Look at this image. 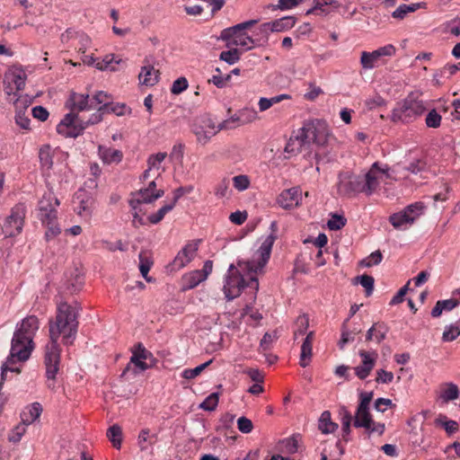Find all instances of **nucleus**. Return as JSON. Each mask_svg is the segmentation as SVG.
Instances as JSON below:
<instances>
[{"mask_svg":"<svg viewBox=\"0 0 460 460\" xmlns=\"http://www.w3.org/2000/svg\"><path fill=\"white\" fill-rule=\"evenodd\" d=\"M49 342L45 348L44 364L46 367L47 385L54 389L56 375L59 370L60 347L58 339L62 335L63 343L70 345L75 338L78 321L75 308L66 302L58 304L54 320L49 321Z\"/></svg>","mask_w":460,"mask_h":460,"instance_id":"f257e3e1","label":"nucleus"},{"mask_svg":"<svg viewBox=\"0 0 460 460\" xmlns=\"http://www.w3.org/2000/svg\"><path fill=\"white\" fill-rule=\"evenodd\" d=\"M388 167H379L377 162L374 163L369 171L364 175H355L349 172L341 173L338 182V192L341 196H355L364 193L370 196L379 185V174H387Z\"/></svg>","mask_w":460,"mask_h":460,"instance_id":"f03ea898","label":"nucleus"},{"mask_svg":"<svg viewBox=\"0 0 460 460\" xmlns=\"http://www.w3.org/2000/svg\"><path fill=\"white\" fill-rule=\"evenodd\" d=\"M33 348L34 344L32 341H28L26 339L13 335L10 355L7 358L6 362L2 366L1 385L6 378L7 371L20 373V368L13 367L12 365L16 362L26 361L30 358Z\"/></svg>","mask_w":460,"mask_h":460,"instance_id":"7ed1b4c3","label":"nucleus"},{"mask_svg":"<svg viewBox=\"0 0 460 460\" xmlns=\"http://www.w3.org/2000/svg\"><path fill=\"white\" fill-rule=\"evenodd\" d=\"M257 22V20H249L226 28L221 31L220 39L226 41L227 47L238 46L244 50H250L258 44L245 31Z\"/></svg>","mask_w":460,"mask_h":460,"instance_id":"20e7f679","label":"nucleus"},{"mask_svg":"<svg viewBox=\"0 0 460 460\" xmlns=\"http://www.w3.org/2000/svg\"><path fill=\"white\" fill-rule=\"evenodd\" d=\"M103 114L102 111H97L88 120L83 121L76 113H67L57 126V131L65 137H76L87 126L101 122Z\"/></svg>","mask_w":460,"mask_h":460,"instance_id":"39448f33","label":"nucleus"},{"mask_svg":"<svg viewBox=\"0 0 460 460\" xmlns=\"http://www.w3.org/2000/svg\"><path fill=\"white\" fill-rule=\"evenodd\" d=\"M231 120H224L216 126L213 119L209 117H200L196 119L191 125V132L196 136L197 142L201 145H206L212 137L223 129L233 128Z\"/></svg>","mask_w":460,"mask_h":460,"instance_id":"423d86ee","label":"nucleus"},{"mask_svg":"<svg viewBox=\"0 0 460 460\" xmlns=\"http://www.w3.org/2000/svg\"><path fill=\"white\" fill-rule=\"evenodd\" d=\"M245 287H251L253 289L258 290V279L252 276L249 279L248 282H245L238 270L233 264H231L228 269V274L226 276L225 285L223 287V291L226 297L228 300H233L234 298L240 296L242 290Z\"/></svg>","mask_w":460,"mask_h":460,"instance_id":"0eeeda50","label":"nucleus"},{"mask_svg":"<svg viewBox=\"0 0 460 460\" xmlns=\"http://www.w3.org/2000/svg\"><path fill=\"white\" fill-rule=\"evenodd\" d=\"M300 130L309 146L314 145L317 147H323L328 144L331 137L330 128L326 121L322 119L305 121Z\"/></svg>","mask_w":460,"mask_h":460,"instance_id":"6e6552de","label":"nucleus"},{"mask_svg":"<svg viewBox=\"0 0 460 460\" xmlns=\"http://www.w3.org/2000/svg\"><path fill=\"white\" fill-rule=\"evenodd\" d=\"M425 111L426 107L422 101L409 96L393 110L391 119L394 122L410 123L422 115Z\"/></svg>","mask_w":460,"mask_h":460,"instance_id":"1a4fd4ad","label":"nucleus"},{"mask_svg":"<svg viewBox=\"0 0 460 460\" xmlns=\"http://www.w3.org/2000/svg\"><path fill=\"white\" fill-rule=\"evenodd\" d=\"M270 227L272 229V233L269 234L262 242L261 247L256 252V258L245 263L246 269L249 271L257 272L258 270H262V268L267 264L270 257L273 243L277 239V223L272 222Z\"/></svg>","mask_w":460,"mask_h":460,"instance_id":"9d476101","label":"nucleus"},{"mask_svg":"<svg viewBox=\"0 0 460 460\" xmlns=\"http://www.w3.org/2000/svg\"><path fill=\"white\" fill-rule=\"evenodd\" d=\"M25 215L26 208L23 204H17L12 208L10 215L2 226V233L4 237L15 236L22 232Z\"/></svg>","mask_w":460,"mask_h":460,"instance_id":"9b49d317","label":"nucleus"},{"mask_svg":"<svg viewBox=\"0 0 460 460\" xmlns=\"http://www.w3.org/2000/svg\"><path fill=\"white\" fill-rule=\"evenodd\" d=\"M373 395V392H361L359 394V403L354 418V426L356 428H369V423L372 420L369 406Z\"/></svg>","mask_w":460,"mask_h":460,"instance_id":"f8f14e48","label":"nucleus"},{"mask_svg":"<svg viewBox=\"0 0 460 460\" xmlns=\"http://www.w3.org/2000/svg\"><path fill=\"white\" fill-rule=\"evenodd\" d=\"M75 210L79 217L89 220L93 215L95 199L93 196L85 190H79L75 194Z\"/></svg>","mask_w":460,"mask_h":460,"instance_id":"ddd939ff","label":"nucleus"},{"mask_svg":"<svg viewBox=\"0 0 460 460\" xmlns=\"http://www.w3.org/2000/svg\"><path fill=\"white\" fill-rule=\"evenodd\" d=\"M395 54V48L389 44L381 47L372 52L363 51L360 57V64L364 69L376 67L378 62L385 57H392Z\"/></svg>","mask_w":460,"mask_h":460,"instance_id":"4468645a","label":"nucleus"},{"mask_svg":"<svg viewBox=\"0 0 460 460\" xmlns=\"http://www.w3.org/2000/svg\"><path fill=\"white\" fill-rule=\"evenodd\" d=\"M59 206V200L52 192L45 193L39 201V217L40 221L58 218L57 208Z\"/></svg>","mask_w":460,"mask_h":460,"instance_id":"2eb2a0df","label":"nucleus"},{"mask_svg":"<svg viewBox=\"0 0 460 460\" xmlns=\"http://www.w3.org/2000/svg\"><path fill=\"white\" fill-rule=\"evenodd\" d=\"M199 249V241L188 243L175 256L170 265L171 270H179L190 262L197 254Z\"/></svg>","mask_w":460,"mask_h":460,"instance_id":"dca6fc26","label":"nucleus"},{"mask_svg":"<svg viewBox=\"0 0 460 460\" xmlns=\"http://www.w3.org/2000/svg\"><path fill=\"white\" fill-rule=\"evenodd\" d=\"M358 354L362 358V363L361 365L356 367L354 368V371L355 375L360 380H364L370 375L371 371L374 369L377 358V353L376 351H367L362 349L358 352Z\"/></svg>","mask_w":460,"mask_h":460,"instance_id":"f3484780","label":"nucleus"},{"mask_svg":"<svg viewBox=\"0 0 460 460\" xmlns=\"http://www.w3.org/2000/svg\"><path fill=\"white\" fill-rule=\"evenodd\" d=\"M213 269L212 261H206L202 270H193L183 277L185 288L191 289L204 281L211 273Z\"/></svg>","mask_w":460,"mask_h":460,"instance_id":"a211bd4d","label":"nucleus"},{"mask_svg":"<svg viewBox=\"0 0 460 460\" xmlns=\"http://www.w3.org/2000/svg\"><path fill=\"white\" fill-rule=\"evenodd\" d=\"M164 191L158 190L156 192H150L149 190L140 189L139 190L131 194L129 199V206L132 210H137L141 204L152 203L155 199L163 197Z\"/></svg>","mask_w":460,"mask_h":460,"instance_id":"6ab92c4d","label":"nucleus"},{"mask_svg":"<svg viewBox=\"0 0 460 460\" xmlns=\"http://www.w3.org/2000/svg\"><path fill=\"white\" fill-rule=\"evenodd\" d=\"M39 328L40 323L37 316L29 315L22 321L13 335L33 341V338Z\"/></svg>","mask_w":460,"mask_h":460,"instance_id":"aec40b11","label":"nucleus"},{"mask_svg":"<svg viewBox=\"0 0 460 460\" xmlns=\"http://www.w3.org/2000/svg\"><path fill=\"white\" fill-rule=\"evenodd\" d=\"M26 81V75L23 71H12L6 73L4 75L5 92L8 95L15 94L14 91L18 92L24 88Z\"/></svg>","mask_w":460,"mask_h":460,"instance_id":"412c9836","label":"nucleus"},{"mask_svg":"<svg viewBox=\"0 0 460 460\" xmlns=\"http://www.w3.org/2000/svg\"><path fill=\"white\" fill-rule=\"evenodd\" d=\"M302 192L299 188H290L283 190L278 197L279 205L285 209H291L300 204Z\"/></svg>","mask_w":460,"mask_h":460,"instance_id":"4be33fe9","label":"nucleus"},{"mask_svg":"<svg viewBox=\"0 0 460 460\" xmlns=\"http://www.w3.org/2000/svg\"><path fill=\"white\" fill-rule=\"evenodd\" d=\"M295 18L292 16H286L281 19L265 22L260 26L261 32L267 33L269 31H283L292 28L295 25Z\"/></svg>","mask_w":460,"mask_h":460,"instance_id":"5701e85b","label":"nucleus"},{"mask_svg":"<svg viewBox=\"0 0 460 460\" xmlns=\"http://www.w3.org/2000/svg\"><path fill=\"white\" fill-rule=\"evenodd\" d=\"M68 102H70L71 112L90 111L91 98L89 94L72 93Z\"/></svg>","mask_w":460,"mask_h":460,"instance_id":"b1692460","label":"nucleus"},{"mask_svg":"<svg viewBox=\"0 0 460 460\" xmlns=\"http://www.w3.org/2000/svg\"><path fill=\"white\" fill-rule=\"evenodd\" d=\"M314 339V332H309L305 338L304 339V341L301 346V353H300V360L299 364L302 367H307L312 358V350H313V341Z\"/></svg>","mask_w":460,"mask_h":460,"instance_id":"393cba45","label":"nucleus"},{"mask_svg":"<svg viewBox=\"0 0 460 460\" xmlns=\"http://www.w3.org/2000/svg\"><path fill=\"white\" fill-rule=\"evenodd\" d=\"M301 435L294 434L293 436L279 442V451L284 454H295L298 452L301 447Z\"/></svg>","mask_w":460,"mask_h":460,"instance_id":"a878e982","label":"nucleus"},{"mask_svg":"<svg viewBox=\"0 0 460 460\" xmlns=\"http://www.w3.org/2000/svg\"><path fill=\"white\" fill-rule=\"evenodd\" d=\"M42 406L39 402H33L26 406L21 412V421L26 425L33 423L42 413Z\"/></svg>","mask_w":460,"mask_h":460,"instance_id":"bb28decb","label":"nucleus"},{"mask_svg":"<svg viewBox=\"0 0 460 460\" xmlns=\"http://www.w3.org/2000/svg\"><path fill=\"white\" fill-rule=\"evenodd\" d=\"M111 100V95L103 91H99L91 98L90 108L105 113V110L109 108V103Z\"/></svg>","mask_w":460,"mask_h":460,"instance_id":"cd10ccee","label":"nucleus"},{"mask_svg":"<svg viewBox=\"0 0 460 460\" xmlns=\"http://www.w3.org/2000/svg\"><path fill=\"white\" fill-rule=\"evenodd\" d=\"M309 146L306 140L304 139L301 130L295 137H291L286 145L285 152L292 155L300 153L304 147Z\"/></svg>","mask_w":460,"mask_h":460,"instance_id":"c85d7f7f","label":"nucleus"},{"mask_svg":"<svg viewBox=\"0 0 460 460\" xmlns=\"http://www.w3.org/2000/svg\"><path fill=\"white\" fill-rule=\"evenodd\" d=\"M148 367L147 363H146L144 359L136 355H132L128 364L123 370L121 376H125L128 373H132L133 376H137L138 373L146 370Z\"/></svg>","mask_w":460,"mask_h":460,"instance_id":"c756f323","label":"nucleus"},{"mask_svg":"<svg viewBox=\"0 0 460 460\" xmlns=\"http://www.w3.org/2000/svg\"><path fill=\"white\" fill-rule=\"evenodd\" d=\"M459 389L454 383H445L440 385L439 398L445 403L456 400L459 397Z\"/></svg>","mask_w":460,"mask_h":460,"instance_id":"7c9ffc66","label":"nucleus"},{"mask_svg":"<svg viewBox=\"0 0 460 460\" xmlns=\"http://www.w3.org/2000/svg\"><path fill=\"white\" fill-rule=\"evenodd\" d=\"M99 155L104 164L119 163L122 159V152L118 149L99 146Z\"/></svg>","mask_w":460,"mask_h":460,"instance_id":"2f4dec72","label":"nucleus"},{"mask_svg":"<svg viewBox=\"0 0 460 460\" xmlns=\"http://www.w3.org/2000/svg\"><path fill=\"white\" fill-rule=\"evenodd\" d=\"M387 328L383 323H376L367 332L366 341L375 340L376 343H381L386 337Z\"/></svg>","mask_w":460,"mask_h":460,"instance_id":"473e14b6","label":"nucleus"},{"mask_svg":"<svg viewBox=\"0 0 460 460\" xmlns=\"http://www.w3.org/2000/svg\"><path fill=\"white\" fill-rule=\"evenodd\" d=\"M138 79L141 84L154 85L158 81V71L152 66H145L138 75Z\"/></svg>","mask_w":460,"mask_h":460,"instance_id":"72a5a7b5","label":"nucleus"},{"mask_svg":"<svg viewBox=\"0 0 460 460\" xmlns=\"http://www.w3.org/2000/svg\"><path fill=\"white\" fill-rule=\"evenodd\" d=\"M318 429L323 434H332L338 429V424L333 422L331 418V412L324 411L318 420Z\"/></svg>","mask_w":460,"mask_h":460,"instance_id":"f704fd0d","label":"nucleus"},{"mask_svg":"<svg viewBox=\"0 0 460 460\" xmlns=\"http://www.w3.org/2000/svg\"><path fill=\"white\" fill-rule=\"evenodd\" d=\"M459 305L457 299L438 300L431 310V316L439 317L443 311H451Z\"/></svg>","mask_w":460,"mask_h":460,"instance_id":"c9c22d12","label":"nucleus"},{"mask_svg":"<svg viewBox=\"0 0 460 460\" xmlns=\"http://www.w3.org/2000/svg\"><path fill=\"white\" fill-rule=\"evenodd\" d=\"M257 119V112L254 110L245 109L239 112L238 115L233 116L227 120H231V126L234 123L243 125L254 121ZM235 125H234V128Z\"/></svg>","mask_w":460,"mask_h":460,"instance_id":"e433bc0d","label":"nucleus"},{"mask_svg":"<svg viewBox=\"0 0 460 460\" xmlns=\"http://www.w3.org/2000/svg\"><path fill=\"white\" fill-rule=\"evenodd\" d=\"M389 222L392 226L396 229H402L403 226L407 225H411L413 223L412 217L405 215L403 211L394 213L389 217Z\"/></svg>","mask_w":460,"mask_h":460,"instance_id":"4c0bfd02","label":"nucleus"},{"mask_svg":"<svg viewBox=\"0 0 460 460\" xmlns=\"http://www.w3.org/2000/svg\"><path fill=\"white\" fill-rule=\"evenodd\" d=\"M107 437L115 448H120L122 442V429L120 426L114 424L110 427L107 430Z\"/></svg>","mask_w":460,"mask_h":460,"instance_id":"58836bf2","label":"nucleus"},{"mask_svg":"<svg viewBox=\"0 0 460 460\" xmlns=\"http://www.w3.org/2000/svg\"><path fill=\"white\" fill-rule=\"evenodd\" d=\"M421 4L420 3H416V4H401L398 8H396L393 13H392V16L394 18V19H399V20H402L408 13H413L415 11H417L418 9H420L421 7Z\"/></svg>","mask_w":460,"mask_h":460,"instance_id":"ea45409f","label":"nucleus"},{"mask_svg":"<svg viewBox=\"0 0 460 460\" xmlns=\"http://www.w3.org/2000/svg\"><path fill=\"white\" fill-rule=\"evenodd\" d=\"M41 223L47 227V231L45 233V238L47 241L53 239L61 233V228L57 223V218L41 221Z\"/></svg>","mask_w":460,"mask_h":460,"instance_id":"a19ab883","label":"nucleus"},{"mask_svg":"<svg viewBox=\"0 0 460 460\" xmlns=\"http://www.w3.org/2000/svg\"><path fill=\"white\" fill-rule=\"evenodd\" d=\"M309 327V318L306 314L299 315L295 323L294 339L296 340L298 335H304Z\"/></svg>","mask_w":460,"mask_h":460,"instance_id":"79ce46f5","label":"nucleus"},{"mask_svg":"<svg viewBox=\"0 0 460 460\" xmlns=\"http://www.w3.org/2000/svg\"><path fill=\"white\" fill-rule=\"evenodd\" d=\"M353 283L354 284L359 283L363 288H365L367 296H369L370 295H372L373 290H374V283H375V279L372 276L365 274L362 276L356 277L353 279Z\"/></svg>","mask_w":460,"mask_h":460,"instance_id":"37998d69","label":"nucleus"},{"mask_svg":"<svg viewBox=\"0 0 460 460\" xmlns=\"http://www.w3.org/2000/svg\"><path fill=\"white\" fill-rule=\"evenodd\" d=\"M152 265H153L152 260H150L148 257H146L143 252H140L139 253V270H140L143 278L147 282H150L152 280L151 278L148 277V272H149Z\"/></svg>","mask_w":460,"mask_h":460,"instance_id":"c03bdc74","label":"nucleus"},{"mask_svg":"<svg viewBox=\"0 0 460 460\" xmlns=\"http://www.w3.org/2000/svg\"><path fill=\"white\" fill-rule=\"evenodd\" d=\"M289 96L288 94H280L278 96H274L272 98H264L261 97L259 101V109L261 111H265L270 109L273 104L281 102L284 99H288Z\"/></svg>","mask_w":460,"mask_h":460,"instance_id":"a18cd8bd","label":"nucleus"},{"mask_svg":"<svg viewBox=\"0 0 460 460\" xmlns=\"http://www.w3.org/2000/svg\"><path fill=\"white\" fill-rule=\"evenodd\" d=\"M91 44V39L85 33L79 31L73 47L78 48V52L84 54Z\"/></svg>","mask_w":460,"mask_h":460,"instance_id":"49530a36","label":"nucleus"},{"mask_svg":"<svg viewBox=\"0 0 460 460\" xmlns=\"http://www.w3.org/2000/svg\"><path fill=\"white\" fill-rule=\"evenodd\" d=\"M435 423L443 426L446 431L450 435L458 430V423L456 420H447V417L443 415H439L438 418L435 420Z\"/></svg>","mask_w":460,"mask_h":460,"instance_id":"de8ad7c7","label":"nucleus"},{"mask_svg":"<svg viewBox=\"0 0 460 460\" xmlns=\"http://www.w3.org/2000/svg\"><path fill=\"white\" fill-rule=\"evenodd\" d=\"M174 206L175 204L172 201H171L169 204L163 206L160 209H158V211L155 214L150 215L148 217L149 222L152 224L159 223L160 221L163 220L164 216L174 208Z\"/></svg>","mask_w":460,"mask_h":460,"instance_id":"09e8293b","label":"nucleus"},{"mask_svg":"<svg viewBox=\"0 0 460 460\" xmlns=\"http://www.w3.org/2000/svg\"><path fill=\"white\" fill-rule=\"evenodd\" d=\"M39 157L43 167L49 169L52 166L53 161L49 146H44L40 149Z\"/></svg>","mask_w":460,"mask_h":460,"instance_id":"8fccbe9b","label":"nucleus"},{"mask_svg":"<svg viewBox=\"0 0 460 460\" xmlns=\"http://www.w3.org/2000/svg\"><path fill=\"white\" fill-rule=\"evenodd\" d=\"M167 154L164 152H159L155 155H151L147 159V168L150 170L158 171L161 167V164L166 158Z\"/></svg>","mask_w":460,"mask_h":460,"instance_id":"3c124183","label":"nucleus"},{"mask_svg":"<svg viewBox=\"0 0 460 460\" xmlns=\"http://www.w3.org/2000/svg\"><path fill=\"white\" fill-rule=\"evenodd\" d=\"M28 425L22 423V421H21V423H19L18 425H16L10 432L9 436H8V440L10 442H13V443H17L19 442L22 436L25 434L26 432V427Z\"/></svg>","mask_w":460,"mask_h":460,"instance_id":"603ef678","label":"nucleus"},{"mask_svg":"<svg viewBox=\"0 0 460 460\" xmlns=\"http://www.w3.org/2000/svg\"><path fill=\"white\" fill-rule=\"evenodd\" d=\"M118 64H119V60L115 61L113 56H106L102 60L98 61L95 64V66L99 70L110 69L111 71H116L117 68L115 65Z\"/></svg>","mask_w":460,"mask_h":460,"instance_id":"864d4df0","label":"nucleus"},{"mask_svg":"<svg viewBox=\"0 0 460 460\" xmlns=\"http://www.w3.org/2000/svg\"><path fill=\"white\" fill-rule=\"evenodd\" d=\"M211 362H212V360L210 359V360L196 367L195 368L185 369V370H183L181 376L185 379H193V378L197 377L198 376H199L201 374V372L211 364Z\"/></svg>","mask_w":460,"mask_h":460,"instance_id":"5fc2aeb1","label":"nucleus"},{"mask_svg":"<svg viewBox=\"0 0 460 460\" xmlns=\"http://www.w3.org/2000/svg\"><path fill=\"white\" fill-rule=\"evenodd\" d=\"M460 335V327L457 325L450 324L446 326L442 334V340L446 342L455 341Z\"/></svg>","mask_w":460,"mask_h":460,"instance_id":"6e6d98bb","label":"nucleus"},{"mask_svg":"<svg viewBox=\"0 0 460 460\" xmlns=\"http://www.w3.org/2000/svg\"><path fill=\"white\" fill-rule=\"evenodd\" d=\"M230 180L228 178H223L215 186L214 193L219 198H225L227 196L229 191Z\"/></svg>","mask_w":460,"mask_h":460,"instance_id":"4d7b16f0","label":"nucleus"},{"mask_svg":"<svg viewBox=\"0 0 460 460\" xmlns=\"http://www.w3.org/2000/svg\"><path fill=\"white\" fill-rule=\"evenodd\" d=\"M424 206L421 202H416L414 204L407 206L403 211L405 215L412 217L413 222L422 214Z\"/></svg>","mask_w":460,"mask_h":460,"instance_id":"13d9d810","label":"nucleus"},{"mask_svg":"<svg viewBox=\"0 0 460 460\" xmlns=\"http://www.w3.org/2000/svg\"><path fill=\"white\" fill-rule=\"evenodd\" d=\"M332 4V0H314V5L311 9L306 11V14L316 13L325 14L327 13L326 6Z\"/></svg>","mask_w":460,"mask_h":460,"instance_id":"bf43d9fd","label":"nucleus"},{"mask_svg":"<svg viewBox=\"0 0 460 460\" xmlns=\"http://www.w3.org/2000/svg\"><path fill=\"white\" fill-rule=\"evenodd\" d=\"M233 185L238 191H243L250 187L251 181L247 175L239 174L234 176L233 179Z\"/></svg>","mask_w":460,"mask_h":460,"instance_id":"052dcab7","label":"nucleus"},{"mask_svg":"<svg viewBox=\"0 0 460 460\" xmlns=\"http://www.w3.org/2000/svg\"><path fill=\"white\" fill-rule=\"evenodd\" d=\"M219 58L227 64L233 65L240 59V52L237 49H231L229 50L222 51Z\"/></svg>","mask_w":460,"mask_h":460,"instance_id":"680f3d73","label":"nucleus"},{"mask_svg":"<svg viewBox=\"0 0 460 460\" xmlns=\"http://www.w3.org/2000/svg\"><path fill=\"white\" fill-rule=\"evenodd\" d=\"M441 119L440 114L433 109L427 114L425 123L428 128H437L440 126Z\"/></svg>","mask_w":460,"mask_h":460,"instance_id":"e2e57ef3","label":"nucleus"},{"mask_svg":"<svg viewBox=\"0 0 460 460\" xmlns=\"http://www.w3.org/2000/svg\"><path fill=\"white\" fill-rule=\"evenodd\" d=\"M347 219L341 215L332 214L329 219L327 226L330 230L337 231L341 229L346 225Z\"/></svg>","mask_w":460,"mask_h":460,"instance_id":"0e129e2a","label":"nucleus"},{"mask_svg":"<svg viewBox=\"0 0 460 460\" xmlns=\"http://www.w3.org/2000/svg\"><path fill=\"white\" fill-rule=\"evenodd\" d=\"M383 255L380 251L372 252L369 256L361 261L360 264L364 267H372L378 265L382 261Z\"/></svg>","mask_w":460,"mask_h":460,"instance_id":"69168bd1","label":"nucleus"},{"mask_svg":"<svg viewBox=\"0 0 460 460\" xmlns=\"http://www.w3.org/2000/svg\"><path fill=\"white\" fill-rule=\"evenodd\" d=\"M277 336L275 333L266 332L260 342L259 350L265 352L271 349L273 342L276 341Z\"/></svg>","mask_w":460,"mask_h":460,"instance_id":"338daca9","label":"nucleus"},{"mask_svg":"<svg viewBox=\"0 0 460 460\" xmlns=\"http://www.w3.org/2000/svg\"><path fill=\"white\" fill-rule=\"evenodd\" d=\"M218 403V394L213 393L208 395L200 404V408L205 411H214Z\"/></svg>","mask_w":460,"mask_h":460,"instance_id":"774afa93","label":"nucleus"}]
</instances>
